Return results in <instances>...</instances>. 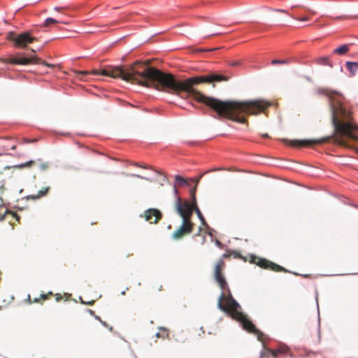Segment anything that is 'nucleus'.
Masks as SVG:
<instances>
[{"instance_id": "nucleus-1", "label": "nucleus", "mask_w": 358, "mask_h": 358, "mask_svg": "<svg viewBox=\"0 0 358 358\" xmlns=\"http://www.w3.org/2000/svg\"><path fill=\"white\" fill-rule=\"evenodd\" d=\"M149 62L142 63L136 62L125 69L120 66L110 67L92 71H79V78L84 80L87 75H103L113 78L136 83L146 87L177 95L182 99L192 98L195 101L205 104L215 111L220 117L231 121L246 124L248 115H257L271 106V103L263 99L236 101H222L208 96L196 90L195 85L202 83L227 81L229 77L221 74H210L178 79L173 74L163 72L155 67L149 66Z\"/></svg>"}, {"instance_id": "nucleus-2", "label": "nucleus", "mask_w": 358, "mask_h": 358, "mask_svg": "<svg viewBox=\"0 0 358 358\" xmlns=\"http://www.w3.org/2000/svg\"><path fill=\"white\" fill-rule=\"evenodd\" d=\"M318 92L329 99L331 111V120L334 127V136L311 140H285L293 147H312L333 141L334 144L350 147L348 141H358V125L355 123L352 113L343 103V96L336 91L321 88Z\"/></svg>"}, {"instance_id": "nucleus-3", "label": "nucleus", "mask_w": 358, "mask_h": 358, "mask_svg": "<svg viewBox=\"0 0 358 358\" xmlns=\"http://www.w3.org/2000/svg\"><path fill=\"white\" fill-rule=\"evenodd\" d=\"M217 306L220 310L227 313L232 319L240 322L244 330L255 335L258 340L262 341L263 333L256 328L247 315L240 310L241 306L233 298L232 294L222 293L218 299Z\"/></svg>"}, {"instance_id": "nucleus-4", "label": "nucleus", "mask_w": 358, "mask_h": 358, "mask_svg": "<svg viewBox=\"0 0 358 358\" xmlns=\"http://www.w3.org/2000/svg\"><path fill=\"white\" fill-rule=\"evenodd\" d=\"M182 219L180 226L173 233L172 238L175 240H179L184 236L190 234L194 227V224L192 222V216L189 210L183 212L181 206H178V211H176Z\"/></svg>"}, {"instance_id": "nucleus-5", "label": "nucleus", "mask_w": 358, "mask_h": 358, "mask_svg": "<svg viewBox=\"0 0 358 358\" xmlns=\"http://www.w3.org/2000/svg\"><path fill=\"white\" fill-rule=\"evenodd\" d=\"M6 38L11 41L15 48L22 49L27 48L29 44L38 41V38L33 36L32 31H23L19 34L10 31L8 33Z\"/></svg>"}, {"instance_id": "nucleus-6", "label": "nucleus", "mask_w": 358, "mask_h": 358, "mask_svg": "<svg viewBox=\"0 0 358 358\" xmlns=\"http://www.w3.org/2000/svg\"><path fill=\"white\" fill-rule=\"evenodd\" d=\"M224 266L225 263L222 259L217 261L214 269V278L220 289L223 291L222 293H224L225 294H231L228 284L222 273V269Z\"/></svg>"}, {"instance_id": "nucleus-7", "label": "nucleus", "mask_w": 358, "mask_h": 358, "mask_svg": "<svg viewBox=\"0 0 358 358\" xmlns=\"http://www.w3.org/2000/svg\"><path fill=\"white\" fill-rule=\"evenodd\" d=\"M8 63L18 65H27L29 64H43L48 67H54L55 65L43 61L41 58L34 55L30 57L13 56L8 59Z\"/></svg>"}, {"instance_id": "nucleus-8", "label": "nucleus", "mask_w": 358, "mask_h": 358, "mask_svg": "<svg viewBox=\"0 0 358 358\" xmlns=\"http://www.w3.org/2000/svg\"><path fill=\"white\" fill-rule=\"evenodd\" d=\"M250 262L264 269H268L275 272H288L284 267L264 258L251 256Z\"/></svg>"}, {"instance_id": "nucleus-9", "label": "nucleus", "mask_w": 358, "mask_h": 358, "mask_svg": "<svg viewBox=\"0 0 358 358\" xmlns=\"http://www.w3.org/2000/svg\"><path fill=\"white\" fill-rule=\"evenodd\" d=\"M191 202L187 201H182L180 196H177L174 203L175 211H178V206H181V209L183 212H186L187 210L190 211L191 216L192 217L194 209L198 208L196 203V196L193 195L191 196Z\"/></svg>"}, {"instance_id": "nucleus-10", "label": "nucleus", "mask_w": 358, "mask_h": 358, "mask_svg": "<svg viewBox=\"0 0 358 358\" xmlns=\"http://www.w3.org/2000/svg\"><path fill=\"white\" fill-rule=\"evenodd\" d=\"M143 217L150 224H157L162 218V213L157 208H149L144 211Z\"/></svg>"}, {"instance_id": "nucleus-11", "label": "nucleus", "mask_w": 358, "mask_h": 358, "mask_svg": "<svg viewBox=\"0 0 358 358\" xmlns=\"http://www.w3.org/2000/svg\"><path fill=\"white\" fill-rule=\"evenodd\" d=\"M38 165L41 171H45L49 168V164L48 162H43L38 159L36 161L30 160L23 164L15 165L13 167L15 169H24V168H31L32 166Z\"/></svg>"}, {"instance_id": "nucleus-12", "label": "nucleus", "mask_w": 358, "mask_h": 358, "mask_svg": "<svg viewBox=\"0 0 358 358\" xmlns=\"http://www.w3.org/2000/svg\"><path fill=\"white\" fill-rule=\"evenodd\" d=\"M50 189V187H44L41 190H39L36 194H31L28 196L29 199H31L33 200L40 199L46 196Z\"/></svg>"}, {"instance_id": "nucleus-13", "label": "nucleus", "mask_w": 358, "mask_h": 358, "mask_svg": "<svg viewBox=\"0 0 358 358\" xmlns=\"http://www.w3.org/2000/svg\"><path fill=\"white\" fill-rule=\"evenodd\" d=\"M350 44H345L334 50L333 52L339 55H345L350 50Z\"/></svg>"}, {"instance_id": "nucleus-14", "label": "nucleus", "mask_w": 358, "mask_h": 358, "mask_svg": "<svg viewBox=\"0 0 358 358\" xmlns=\"http://www.w3.org/2000/svg\"><path fill=\"white\" fill-rule=\"evenodd\" d=\"M315 63L318 65L329 66L330 67H333V64L328 57H318L315 59Z\"/></svg>"}, {"instance_id": "nucleus-15", "label": "nucleus", "mask_w": 358, "mask_h": 358, "mask_svg": "<svg viewBox=\"0 0 358 358\" xmlns=\"http://www.w3.org/2000/svg\"><path fill=\"white\" fill-rule=\"evenodd\" d=\"M346 67L351 74L355 76V73L358 70V63L355 62H347Z\"/></svg>"}, {"instance_id": "nucleus-16", "label": "nucleus", "mask_w": 358, "mask_h": 358, "mask_svg": "<svg viewBox=\"0 0 358 358\" xmlns=\"http://www.w3.org/2000/svg\"><path fill=\"white\" fill-rule=\"evenodd\" d=\"M53 296V294L52 292H49L47 294H41L39 298H35L32 300L33 303H42L43 301L49 299L50 296Z\"/></svg>"}, {"instance_id": "nucleus-17", "label": "nucleus", "mask_w": 358, "mask_h": 358, "mask_svg": "<svg viewBox=\"0 0 358 358\" xmlns=\"http://www.w3.org/2000/svg\"><path fill=\"white\" fill-rule=\"evenodd\" d=\"M283 351L281 349L278 350H270L268 349L266 352L262 353L261 357L268 356V355H272L273 358H277L278 357V354L282 353Z\"/></svg>"}, {"instance_id": "nucleus-18", "label": "nucleus", "mask_w": 358, "mask_h": 358, "mask_svg": "<svg viewBox=\"0 0 358 358\" xmlns=\"http://www.w3.org/2000/svg\"><path fill=\"white\" fill-rule=\"evenodd\" d=\"M175 181L176 185L179 186L189 185L188 180L180 176H176Z\"/></svg>"}, {"instance_id": "nucleus-19", "label": "nucleus", "mask_w": 358, "mask_h": 358, "mask_svg": "<svg viewBox=\"0 0 358 358\" xmlns=\"http://www.w3.org/2000/svg\"><path fill=\"white\" fill-rule=\"evenodd\" d=\"M8 215H10L12 218H16V220H19V217L16 213L9 210H6L3 215H0V222L3 221L5 219V217Z\"/></svg>"}, {"instance_id": "nucleus-20", "label": "nucleus", "mask_w": 358, "mask_h": 358, "mask_svg": "<svg viewBox=\"0 0 358 358\" xmlns=\"http://www.w3.org/2000/svg\"><path fill=\"white\" fill-rule=\"evenodd\" d=\"M194 211L196 213L199 219L201 220L202 224L203 226H208L204 217L203 216L201 210H199V207L194 209Z\"/></svg>"}, {"instance_id": "nucleus-21", "label": "nucleus", "mask_w": 358, "mask_h": 358, "mask_svg": "<svg viewBox=\"0 0 358 358\" xmlns=\"http://www.w3.org/2000/svg\"><path fill=\"white\" fill-rule=\"evenodd\" d=\"M59 22L54 18L49 17L47 18L43 22V27H48L51 24L59 23Z\"/></svg>"}, {"instance_id": "nucleus-22", "label": "nucleus", "mask_w": 358, "mask_h": 358, "mask_svg": "<svg viewBox=\"0 0 358 358\" xmlns=\"http://www.w3.org/2000/svg\"><path fill=\"white\" fill-rule=\"evenodd\" d=\"M355 17L348 16V15H342L334 17L333 19L335 20H348L351 18H355Z\"/></svg>"}, {"instance_id": "nucleus-23", "label": "nucleus", "mask_w": 358, "mask_h": 358, "mask_svg": "<svg viewBox=\"0 0 358 358\" xmlns=\"http://www.w3.org/2000/svg\"><path fill=\"white\" fill-rule=\"evenodd\" d=\"M287 63L288 62L287 60H280V59H273L271 62L272 64H287Z\"/></svg>"}, {"instance_id": "nucleus-24", "label": "nucleus", "mask_w": 358, "mask_h": 358, "mask_svg": "<svg viewBox=\"0 0 358 358\" xmlns=\"http://www.w3.org/2000/svg\"><path fill=\"white\" fill-rule=\"evenodd\" d=\"M199 179H197L196 180V185H197L198 182H199ZM196 185H195V187L190 190V194H191V196H193V195H195V192H196Z\"/></svg>"}, {"instance_id": "nucleus-25", "label": "nucleus", "mask_w": 358, "mask_h": 358, "mask_svg": "<svg viewBox=\"0 0 358 358\" xmlns=\"http://www.w3.org/2000/svg\"><path fill=\"white\" fill-rule=\"evenodd\" d=\"M199 179H197L196 180V185H197L198 182H199ZM196 185H195V187L190 190V194H191V196H193V195H195V192H196Z\"/></svg>"}, {"instance_id": "nucleus-26", "label": "nucleus", "mask_w": 358, "mask_h": 358, "mask_svg": "<svg viewBox=\"0 0 358 358\" xmlns=\"http://www.w3.org/2000/svg\"><path fill=\"white\" fill-rule=\"evenodd\" d=\"M5 184H6V182L4 180H0V190L1 191H3L4 189H5Z\"/></svg>"}, {"instance_id": "nucleus-27", "label": "nucleus", "mask_w": 358, "mask_h": 358, "mask_svg": "<svg viewBox=\"0 0 358 358\" xmlns=\"http://www.w3.org/2000/svg\"><path fill=\"white\" fill-rule=\"evenodd\" d=\"M131 176L132 177H135V178H141V179H144V180H150L148 178L143 177V176H141L140 175H138V174H131Z\"/></svg>"}, {"instance_id": "nucleus-28", "label": "nucleus", "mask_w": 358, "mask_h": 358, "mask_svg": "<svg viewBox=\"0 0 358 358\" xmlns=\"http://www.w3.org/2000/svg\"><path fill=\"white\" fill-rule=\"evenodd\" d=\"M294 18L296 19V20H299V21H307L309 20V18L308 17H294Z\"/></svg>"}, {"instance_id": "nucleus-29", "label": "nucleus", "mask_w": 358, "mask_h": 358, "mask_svg": "<svg viewBox=\"0 0 358 358\" xmlns=\"http://www.w3.org/2000/svg\"><path fill=\"white\" fill-rule=\"evenodd\" d=\"M231 255H233L235 258H240L241 257V255L238 252H232L231 253Z\"/></svg>"}, {"instance_id": "nucleus-30", "label": "nucleus", "mask_w": 358, "mask_h": 358, "mask_svg": "<svg viewBox=\"0 0 358 358\" xmlns=\"http://www.w3.org/2000/svg\"><path fill=\"white\" fill-rule=\"evenodd\" d=\"M66 9V7H55L54 8V10H56V11H59V12H61L64 10Z\"/></svg>"}, {"instance_id": "nucleus-31", "label": "nucleus", "mask_w": 358, "mask_h": 358, "mask_svg": "<svg viewBox=\"0 0 358 358\" xmlns=\"http://www.w3.org/2000/svg\"><path fill=\"white\" fill-rule=\"evenodd\" d=\"M215 244L217 245V246H218L220 248H223L222 243L220 241H218V240L215 241Z\"/></svg>"}, {"instance_id": "nucleus-32", "label": "nucleus", "mask_w": 358, "mask_h": 358, "mask_svg": "<svg viewBox=\"0 0 358 358\" xmlns=\"http://www.w3.org/2000/svg\"><path fill=\"white\" fill-rule=\"evenodd\" d=\"M231 256V253H224L222 258V259H227V258H229Z\"/></svg>"}, {"instance_id": "nucleus-33", "label": "nucleus", "mask_w": 358, "mask_h": 358, "mask_svg": "<svg viewBox=\"0 0 358 358\" xmlns=\"http://www.w3.org/2000/svg\"><path fill=\"white\" fill-rule=\"evenodd\" d=\"M27 301L28 303H29V304L32 303V299H31V296L29 294L27 296Z\"/></svg>"}, {"instance_id": "nucleus-34", "label": "nucleus", "mask_w": 358, "mask_h": 358, "mask_svg": "<svg viewBox=\"0 0 358 358\" xmlns=\"http://www.w3.org/2000/svg\"><path fill=\"white\" fill-rule=\"evenodd\" d=\"M62 296L60 294H56V301H59L62 299Z\"/></svg>"}, {"instance_id": "nucleus-35", "label": "nucleus", "mask_w": 358, "mask_h": 358, "mask_svg": "<svg viewBox=\"0 0 358 358\" xmlns=\"http://www.w3.org/2000/svg\"><path fill=\"white\" fill-rule=\"evenodd\" d=\"M174 192H175L176 194H178V189H177L176 185L174 186Z\"/></svg>"}, {"instance_id": "nucleus-36", "label": "nucleus", "mask_w": 358, "mask_h": 358, "mask_svg": "<svg viewBox=\"0 0 358 358\" xmlns=\"http://www.w3.org/2000/svg\"><path fill=\"white\" fill-rule=\"evenodd\" d=\"M201 230H202V228H201V227H199V232H198V234H196V236H199V233L201 231Z\"/></svg>"}, {"instance_id": "nucleus-37", "label": "nucleus", "mask_w": 358, "mask_h": 358, "mask_svg": "<svg viewBox=\"0 0 358 358\" xmlns=\"http://www.w3.org/2000/svg\"><path fill=\"white\" fill-rule=\"evenodd\" d=\"M264 138H268V135L267 134H263Z\"/></svg>"}, {"instance_id": "nucleus-38", "label": "nucleus", "mask_w": 358, "mask_h": 358, "mask_svg": "<svg viewBox=\"0 0 358 358\" xmlns=\"http://www.w3.org/2000/svg\"><path fill=\"white\" fill-rule=\"evenodd\" d=\"M136 166H139L137 164H135ZM141 167L143 168V169H147L146 166H140Z\"/></svg>"}, {"instance_id": "nucleus-39", "label": "nucleus", "mask_w": 358, "mask_h": 358, "mask_svg": "<svg viewBox=\"0 0 358 358\" xmlns=\"http://www.w3.org/2000/svg\"><path fill=\"white\" fill-rule=\"evenodd\" d=\"M278 11L282 12V13H285V10H278Z\"/></svg>"}, {"instance_id": "nucleus-40", "label": "nucleus", "mask_w": 358, "mask_h": 358, "mask_svg": "<svg viewBox=\"0 0 358 358\" xmlns=\"http://www.w3.org/2000/svg\"><path fill=\"white\" fill-rule=\"evenodd\" d=\"M11 148H12V150H15L16 148V146L13 145Z\"/></svg>"}, {"instance_id": "nucleus-41", "label": "nucleus", "mask_w": 358, "mask_h": 358, "mask_svg": "<svg viewBox=\"0 0 358 358\" xmlns=\"http://www.w3.org/2000/svg\"><path fill=\"white\" fill-rule=\"evenodd\" d=\"M156 336H157V337H159V333H157V334H156Z\"/></svg>"}, {"instance_id": "nucleus-42", "label": "nucleus", "mask_w": 358, "mask_h": 358, "mask_svg": "<svg viewBox=\"0 0 358 358\" xmlns=\"http://www.w3.org/2000/svg\"><path fill=\"white\" fill-rule=\"evenodd\" d=\"M122 295L125 294V292H124H124H122Z\"/></svg>"}, {"instance_id": "nucleus-43", "label": "nucleus", "mask_w": 358, "mask_h": 358, "mask_svg": "<svg viewBox=\"0 0 358 358\" xmlns=\"http://www.w3.org/2000/svg\"><path fill=\"white\" fill-rule=\"evenodd\" d=\"M311 13H312V14H315V12H314V11H311Z\"/></svg>"}, {"instance_id": "nucleus-44", "label": "nucleus", "mask_w": 358, "mask_h": 358, "mask_svg": "<svg viewBox=\"0 0 358 358\" xmlns=\"http://www.w3.org/2000/svg\"><path fill=\"white\" fill-rule=\"evenodd\" d=\"M357 152H358V149H357Z\"/></svg>"}]
</instances>
